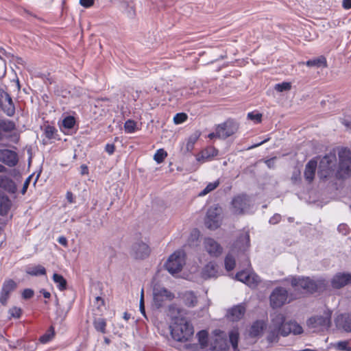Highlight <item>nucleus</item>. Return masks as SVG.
Listing matches in <instances>:
<instances>
[{"mask_svg": "<svg viewBox=\"0 0 351 351\" xmlns=\"http://www.w3.org/2000/svg\"><path fill=\"white\" fill-rule=\"evenodd\" d=\"M338 155L339 162L337 171V158L335 154L330 153L321 159L317 173L320 179H326L333 175L339 179H344L351 176V151L348 148H341Z\"/></svg>", "mask_w": 351, "mask_h": 351, "instance_id": "nucleus-1", "label": "nucleus"}, {"mask_svg": "<svg viewBox=\"0 0 351 351\" xmlns=\"http://www.w3.org/2000/svg\"><path fill=\"white\" fill-rule=\"evenodd\" d=\"M271 317L267 335V340L269 343L277 342L280 335L286 337L289 334L296 335L303 332L302 327L296 322H285V317L282 313H274Z\"/></svg>", "mask_w": 351, "mask_h": 351, "instance_id": "nucleus-2", "label": "nucleus"}, {"mask_svg": "<svg viewBox=\"0 0 351 351\" xmlns=\"http://www.w3.org/2000/svg\"><path fill=\"white\" fill-rule=\"evenodd\" d=\"M172 338L179 342L189 341L194 334L192 324L183 316H175L169 326Z\"/></svg>", "mask_w": 351, "mask_h": 351, "instance_id": "nucleus-3", "label": "nucleus"}, {"mask_svg": "<svg viewBox=\"0 0 351 351\" xmlns=\"http://www.w3.org/2000/svg\"><path fill=\"white\" fill-rule=\"evenodd\" d=\"M250 246V235L247 232L240 234L230 249V252L226 255L224 260L225 268L227 271H232L235 267L236 261L233 254L244 252Z\"/></svg>", "mask_w": 351, "mask_h": 351, "instance_id": "nucleus-4", "label": "nucleus"}, {"mask_svg": "<svg viewBox=\"0 0 351 351\" xmlns=\"http://www.w3.org/2000/svg\"><path fill=\"white\" fill-rule=\"evenodd\" d=\"M215 340L212 343L213 349L215 351H227L229 347V343H231L234 351L238 348L239 331L237 329H233L229 332V339L226 338V335L221 330L214 332Z\"/></svg>", "mask_w": 351, "mask_h": 351, "instance_id": "nucleus-5", "label": "nucleus"}, {"mask_svg": "<svg viewBox=\"0 0 351 351\" xmlns=\"http://www.w3.org/2000/svg\"><path fill=\"white\" fill-rule=\"evenodd\" d=\"M286 280H289L291 286L295 290L302 289L305 293H308L316 292L324 287V280H314L308 277L291 276Z\"/></svg>", "mask_w": 351, "mask_h": 351, "instance_id": "nucleus-6", "label": "nucleus"}, {"mask_svg": "<svg viewBox=\"0 0 351 351\" xmlns=\"http://www.w3.org/2000/svg\"><path fill=\"white\" fill-rule=\"evenodd\" d=\"M296 296H293L292 293H289L288 291L282 287H276L269 296L271 307L278 308L283 305L291 302L296 299Z\"/></svg>", "mask_w": 351, "mask_h": 351, "instance_id": "nucleus-7", "label": "nucleus"}, {"mask_svg": "<svg viewBox=\"0 0 351 351\" xmlns=\"http://www.w3.org/2000/svg\"><path fill=\"white\" fill-rule=\"evenodd\" d=\"M184 264L185 253L183 250H177L168 258L165 267L171 274L174 275L181 271Z\"/></svg>", "mask_w": 351, "mask_h": 351, "instance_id": "nucleus-8", "label": "nucleus"}, {"mask_svg": "<svg viewBox=\"0 0 351 351\" xmlns=\"http://www.w3.org/2000/svg\"><path fill=\"white\" fill-rule=\"evenodd\" d=\"M174 295L165 287H154L153 289L152 306L156 308H160L171 301Z\"/></svg>", "mask_w": 351, "mask_h": 351, "instance_id": "nucleus-9", "label": "nucleus"}, {"mask_svg": "<svg viewBox=\"0 0 351 351\" xmlns=\"http://www.w3.org/2000/svg\"><path fill=\"white\" fill-rule=\"evenodd\" d=\"M245 265H246L247 268L237 272L235 275V278L247 286L254 288L260 282V278L250 269V263L248 259L245 260Z\"/></svg>", "mask_w": 351, "mask_h": 351, "instance_id": "nucleus-10", "label": "nucleus"}, {"mask_svg": "<svg viewBox=\"0 0 351 351\" xmlns=\"http://www.w3.org/2000/svg\"><path fill=\"white\" fill-rule=\"evenodd\" d=\"M221 208L217 206L210 207L205 217V226L208 229L214 230L221 226Z\"/></svg>", "mask_w": 351, "mask_h": 351, "instance_id": "nucleus-11", "label": "nucleus"}, {"mask_svg": "<svg viewBox=\"0 0 351 351\" xmlns=\"http://www.w3.org/2000/svg\"><path fill=\"white\" fill-rule=\"evenodd\" d=\"M232 205L235 214H249L254 212L250 199L244 195L235 197L232 201Z\"/></svg>", "mask_w": 351, "mask_h": 351, "instance_id": "nucleus-12", "label": "nucleus"}, {"mask_svg": "<svg viewBox=\"0 0 351 351\" xmlns=\"http://www.w3.org/2000/svg\"><path fill=\"white\" fill-rule=\"evenodd\" d=\"M151 250L146 239L136 241L131 247L130 254L136 259H144L150 254Z\"/></svg>", "mask_w": 351, "mask_h": 351, "instance_id": "nucleus-13", "label": "nucleus"}, {"mask_svg": "<svg viewBox=\"0 0 351 351\" xmlns=\"http://www.w3.org/2000/svg\"><path fill=\"white\" fill-rule=\"evenodd\" d=\"M218 138L226 139L237 132L238 130V124L232 120L226 121L217 125V126Z\"/></svg>", "mask_w": 351, "mask_h": 351, "instance_id": "nucleus-14", "label": "nucleus"}, {"mask_svg": "<svg viewBox=\"0 0 351 351\" xmlns=\"http://www.w3.org/2000/svg\"><path fill=\"white\" fill-rule=\"evenodd\" d=\"M0 162L9 167H14L19 162L18 154L12 149H0Z\"/></svg>", "mask_w": 351, "mask_h": 351, "instance_id": "nucleus-15", "label": "nucleus"}, {"mask_svg": "<svg viewBox=\"0 0 351 351\" xmlns=\"http://www.w3.org/2000/svg\"><path fill=\"white\" fill-rule=\"evenodd\" d=\"M204 247L205 250L212 257H218L223 252L222 246L217 241L210 237L204 239Z\"/></svg>", "mask_w": 351, "mask_h": 351, "instance_id": "nucleus-16", "label": "nucleus"}, {"mask_svg": "<svg viewBox=\"0 0 351 351\" xmlns=\"http://www.w3.org/2000/svg\"><path fill=\"white\" fill-rule=\"evenodd\" d=\"M16 287V283L12 280H5L2 286L0 292V302L3 305L7 304L8 300L10 298V294Z\"/></svg>", "mask_w": 351, "mask_h": 351, "instance_id": "nucleus-17", "label": "nucleus"}, {"mask_svg": "<svg viewBox=\"0 0 351 351\" xmlns=\"http://www.w3.org/2000/svg\"><path fill=\"white\" fill-rule=\"evenodd\" d=\"M351 283V274L349 273H337L331 280L332 287L335 289H340Z\"/></svg>", "mask_w": 351, "mask_h": 351, "instance_id": "nucleus-18", "label": "nucleus"}, {"mask_svg": "<svg viewBox=\"0 0 351 351\" xmlns=\"http://www.w3.org/2000/svg\"><path fill=\"white\" fill-rule=\"evenodd\" d=\"M221 271L213 261L209 262L202 269V277L204 279L217 278L221 275Z\"/></svg>", "mask_w": 351, "mask_h": 351, "instance_id": "nucleus-19", "label": "nucleus"}, {"mask_svg": "<svg viewBox=\"0 0 351 351\" xmlns=\"http://www.w3.org/2000/svg\"><path fill=\"white\" fill-rule=\"evenodd\" d=\"M0 188L12 194L17 191L14 182L5 175H0Z\"/></svg>", "mask_w": 351, "mask_h": 351, "instance_id": "nucleus-20", "label": "nucleus"}, {"mask_svg": "<svg viewBox=\"0 0 351 351\" xmlns=\"http://www.w3.org/2000/svg\"><path fill=\"white\" fill-rule=\"evenodd\" d=\"M245 311L243 306L237 305L228 311L227 317L230 321L237 322L243 317Z\"/></svg>", "mask_w": 351, "mask_h": 351, "instance_id": "nucleus-21", "label": "nucleus"}, {"mask_svg": "<svg viewBox=\"0 0 351 351\" xmlns=\"http://www.w3.org/2000/svg\"><path fill=\"white\" fill-rule=\"evenodd\" d=\"M317 166V161L314 160H311L306 165L304 169V178L308 182H311L313 180Z\"/></svg>", "mask_w": 351, "mask_h": 351, "instance_id": "nucleus-22", "label": "nucleus"}, {"mask_svg": "<svg viewBox=\"0 0 351 351\" xmlns=\"http://www.w3.org/2000/svg\"><path fill=\"white\" fill-rule=\"evenodd\" d=\"M3 95H5L7 104L4 105L1 104L2 110L8 117H13L15 114V106L12 99L8 93H3Z\"/></svg>", "mask_w": 351, "mask_h": 351, "instance_id": "nucleus-23", "label": "nucleus"}, {"mask_svg": "<svg viewBox=\"0 0 351 351\" xmlns=\"http://www.w3.org/2000/svg\"><path fill=\"white\" fill-rule=\"evenodd\" d=\"M217 154L218 150L213 146H209L201 152L200 156L197 157V160L199 162H204L205 160L210 159Z\"/></svg>", "mask_w": 351, "mask_h": 351, "instance_id": "nucleus-24", "label": "nucleus"}, {"mask_svg": "<svg viewBox=\"0 0 351 351\" xmlns=\"http://www.w3.org/2000/svg\"><path fill=\"white\" fill-rule=\"evenodd\" d=\"M337 324L346 332H351V315H341L337 318Z\"/></svg>", "mask_w": 351, "mask_h": 351, "instance_id": "nucleus-25", "label": "nucleus"}, {"mask_svg": "<svg viewBox=\"0 0 351 351\" xmlns=\"http://www.w3.org/2000/svg\"><path fill=\"white\" fill-rule=\"evenodd\" d=\"M305 64L309 67H326L327 62L324 56H319L318 58L308 60L305 62Z\"/></svg>", "mask_w": 351, "mask_h": 351, "instance_id": "nucleus-26", "label": "nucleus"}, {"mask_svg": "<svg viewBox=\"0 0 351 351\" xmlns=\"http://www.w3.org/2000/svg\"><path fill=\"white\" fill-rule=\"evenodd\" d=\"M265 323L263 321H256L250 329V336L252 337H258L263 331Z\"/></svg>", "mask_w": 351, "mask_h": 351, "instance_id": "nucleus-27", "label": "nucleus"}, {"mask_svg": "<svg viewBox=\"0 0 351 351\" xmlns=\"http://www.w3.org/2000/svg\"><path fill=\"white\" fill-rule=\"evenodd\" d=\"M16 129L14 121L8 119H0V131L1 132H11Z\"/></svg>", "mask_w": 351, "mask_h": 351, "instance_id": "nucleus-28", "label": "nucleus"}, {"mask_svg": "<svg viewBox=\"0 0 351 351\" xmlns=\"http://www.w3.org/2000/svg\"><path fill=\"white\" fill-rule=\"evenodd\" d=\"M182 298L184 304L189 307L195 306L197 302V297L192 291L184 293Z\"/></svg>", "mask_w": 351, "mask_h": 351, "instance_id": "nucleus-29", "label": "nucleus"}, {"mask_svg": "<svg viewBox=\"0 0 351 351\" xmlns=\"http://www.w3.org/2000/svg\"><path fill=\"white\" fill-rule=\"evenodd\" d=\"M26 272L34 276H43L46 274V269L42 265H36L28 267L26 269Z\"/></svg>", "mask_w": 351, "mask_h": 351, "instance_id": "nucleus-30", "label": "nucleus"}, {"mask_svg": "<svg viewBox=\"0 0 351 351\" xmlns=\"http://www.w3.org/2000/svg\"><path fill=\"white\" fill-rule=\"evenodd\" d=\"M11 205L10 200L8 197L1 196L0 197V215H5L8 213L10 210Z\"/></svg>", "mask_w": 351, "mask_h": 351, "instance_id": "nucleus-31", "label": "nucleus"}, {"mask_svg": "<svg viewBox=\"0 0 351 351\" xmlns=\"http://www.w3.org/2000/svg\"><path fill=\"white\" fill-rule=\"evenodd\" d=\"M53 280L56 284L57 288L60 291H64L66 289V280L62 275L54 274L53 276Z\"/></svg>", "mask_w": 351, "mask_h": 351, "instance_id": "nucleus-32", "label": "nucleus"}, {"mask_svg": "<svg viewBox=\"0 0 351 351\" xmlns=\"http://www.w3.org/2000/svg\"><path fill=\"white\" fill-rule=\"evenodd\" d=\"M54 336L55 330L54 328L51 326L45 334L40 337L39 341L43 344L47 343L53 339Z\"/></svg>", "mask_w": 351, "mask_h": 351, "instance_id": "nucleus-33", "label": "nucleus"}, {"mask_svg": "<svg viewBox=\"0 0 351 351\" xmlns=\"http://www.w3.org/2000/svg\"><path fill=\"white\" fill-rule=\"evenodd\" d=\"M199 343L202 348H204L208 346V333L206 330H201L197 334Z\"/></svg>", "mask_w": 351, "mask_h": 351, "instance_id": "nucleus-34", "label": "nucleus"}, {"mask_svg": "<svg viewBox=\"0 0 351 351\" xmlns=\"http://www.w3.org/2000/svg\"><path fill=\"white\" fill-rule=\"evenodd\" d=\"M219 185V181L216 180L213 182H209L206 186L199 193V196L203 197L210 192L214 191Z\"/></svg>", "mask_w": 351, "mask_h": 351, "instance_id": "nucleus-35", "label": "nucleus"}, {"mask_svg": "<svg viewBox=\"0 0 351 351\" xmlns=\"http://www.w3.org/2000/svg\"><path fill=\"white\" fill-rule=\"evenodd\" d=\"M75 119L73 117L67 116L62 120V127L64 129L71 130L75 126Z\"/></svg>", "mask_w": 351, "mask_h": 351, "instance_id": "nucleus-36", "label": "nucleus"}, {"mask_svg": "<svg viewBox=\"0 0 351 351\" xmlns=\"http://www.w3.org/2000/svg\"><path fill=\"white\" fill-rule=\"evenodd\" d=\"M124 130L128 134L134 133L136 130V122L132 119L127 120L124 123Z\"/></svg>", "mask_w": 351, "mask_h": 351, "instance_id": "nucleus-37", "label": "nucleus"}, {"mask_svg": "<svg viewBox=\"0 0 351 351\" xmlns=\"http://www.w3.org/2000/svg\"><path fill=\"white\" fill-rule=\"evenodd\" d=\"M94 326L97 331L104 334L106 333V322L104 319L99 318L95 319L94 322Z\"/></svg>", "mask_w": 351, "mask_h": 351, "instance_id": "nucleus-38", "label": "nucleus"}, {"mask_svg": "<svg viewBox=\"0 0 351 351\" xmlns=\"http://www.w3.org/2000/svg\"><path fill=\"white\" fill-rule=\"evenodd\" d=\"M167 156V153L163 149H159L155 153L154 159L158 164H160L163 162Z\"/></svg>", "mask_w": 351, "mask_h": 351, "instance_id": "nucleus-39", "label": "nucleus"}, {"mask_svg": "<svg viewBox=\"0 0 351 351\" xmlns=\"http://www.w3.org/2000/svg\"><path fill=\"white\" fill-rule=\"evenodd\" d=\"M335 348L339 351H351V347L348 341H340L335 344Z\"/></svg>", "mask_w": 351, "mask_h": 351, "instance_id": "nucleus-40", "label": "nucleus"}, {"mask_svg": "<svg viewBox=\"0 0 351 351\" xmlns=\"http://www.w3.org/2000/svg\"><path fill=\"white\" fill-rule=\"evenodd\" d=\"M315 323L322 325L324 328H328L330 325V320L328 317L322 316L313 318Z\"/></svg>", "mask_w": 351, "mask_h": 351, "instance_id": "nucleus-41", "label": "nucleus"}, {"mask_svg": "<svg viewBox=\"0 0 351 351\" xmlns=\"http://www.w3.org/2000/svg\"><path fill=\"white\" fill-rule=\"evenodd\" d=\"M247 119L254 121V123H259L262 120V114L259 112H251L247 113Z\"/></svg>", "mask_w": 351, "mask_h": 351, "instance_id": "nucleus-42", "label": "nucleus"}, {"mask_svg": "<svg viewBox=\"0 0 351 351\" xmlns=\"http://www.w3.org/2000/svg\"><path fill=\"white\" fill-rule=\"evenodd\" d=\"M291 85L290 82H282L275 85V90L278 92H283L290 90Z\"/></svg>", "mask_w": 351, "mask_h": 351, "instance_id": "nucleus-43", "label": "nucleus"}, {"mask_svg": "<svg viewBox=\"0 0 351 351\" xmlns=\"http://www.w3.org/2000/svg\"><path fill=\"white\" fill-rule=\"evenodd\" d=\"M8 313H9V314L10 315V318L13 317V318L18 319L21 315L22 310L19 307L14 306V307H12V308L9 309Z\"/></svg>", "mask_w": 351, "mask_h": 351, "instance_id": "nucleus-44", "label": "nucleus"}, {"mask_svg": "<svg viewBox=\"0 0 351 351\" xmlns=\"http://www.w3.org/2000/svg\"><path fill=\"white\" fill-rule=\"evenodd\" d=\"M56 130L54 127L47 125L45 128V135L48 139H52L54 138L55 132Z\"/></svg>", "mask_w": 351, "mask_h": 351, "instance_id": "nucleus-45", "label": "nucleus"}, {"mask_svg": "<svg viewBox=\"0 0 351 351\" xmlns=\"http://www.w3.org/2000/svg\"><path fill=\"white\" fill-rule=\"evenodd\" d=\"M187 119V115L185 113H177L173 117V122L176 124H180Z\"/></svg>", "mask_w": 351, "mask_h": 351, "instance_id": "nucleus-46", "label": "nucleus"}, {"mask_svg": "<svg viewBox=\"0 0 351 351\" xmlns=\"http://www.w3.org/2000/svg\"><path fill=\"white\" fill-rule=\"evenodd\" d=\"M143 289L141 290V300H140V304H139V310L141 313V314L146 317L145 314V305H144V298H143Z\"/></svg>", "mask_w": 351, "mask_h": 351, "instance_id": "nucleus-47", "label": "nucleus"}, {"mask_svg": "<svg viewBox=\"0 0 351 351\" xmlns=\"http://www.w3.org/2000/svg\"><path fill=\"white\" fill-rule=\"evenodd\" d=\"M34 291L31 289H25L23 291L22 296L24 299H29L34 295Z\"/></svg>", "mask_w": 351, "mask_h": 351, "instance_id": "nucleus-48", "label": "nucleus"}, {"mask_svg": "<svg viewBox=\"0 0 351 351\" xmlns=\"http://www.w3.org/2000/svg\"><path fill=\"white\" fill-rule=\"evenodd\" d=\"M95 0H80V5L86 8L91 7L94 4Z\"/></svg>", "mask_w": 351, "mask_h": 351, "instance_id": "nucleus-49", "label": "nucleus"}, {"mask_svg": "<svg viewBox=\"0 0 351 351\" xmlns=\"http://www.w3.org/2000/svg\"><path fill=\"white\" fill-rule=\"evenodd\" d=\"M281 219V215L280 214H274L270 219H269V223L271 224H276L278 223Z\"/></svg>", "mask_w": 351, "mask_h": 351, "instance_id": "nucleus-50", "label": "nucleus"}, {"mask_svg": "<svg viewBox=\"0 0 351 351\" xmlns=\"http://www.w3.org/2000/svg\"><path fill=\"white\" fill-rule=\"evenodd\" d=\"M338 230L342 234L346 235L348 233V227L346 224H340L338 226Z\"/></svg>", "mask_w": 351, "mask_h": 351, "instance_id": "nucleus-51", "label": "nucleus"}, {"mask_svg": "<svg viewBox=\"0 0 351 351\" xmlns=\"http://www.w3.org/2000/svg\"><path fill=\"white\" fill-rule=\"evenodd\" d=\"M105 150L108 154L111 155L114 152L115 146L114 144H107Z\"/></svg>", "mask_w": 351, "mask_h": 351, "instance_id": "nucleus-52", "label": "nucleus"}, {"mask_svg": "<svg viewBox=\"0 0 351 351\" xmlns=\"http://www.w3.org/2000/svg\"><path fill=\"white\" fill-rule=\"evenodd\" d=\"M32 179V176H29L25 181L24 184H23V189H22V191L21 193L23 194H25L26 191H27V189L28 188V186L29 184V182H30V180Z\"/></svg>", "mask_w": 351, "mask_h": 351, "instance_id": "nucleus-53", "label": "nucleus"}, {"mask_svg": "<svg viewBox=\"0 0 351 351\" xmlns=\"http://www.w3.org/2000/svg\"><path fill=\"white\" fill-rule=\"evenodd\" d=\"M342 6L344 9H351V0H343Z\"/></svg>", "mask_w": 351, "mask_h": 351, "instance_id": "nucleus-54", "label": "nucleus"}, {"mask_svg": "<svg viewBox=\"0 0 351 351\" xmlns=\"http://www.w3.org/2000/svg\"><path fill=\"white\" fill-rule=\"evenodd\" d=\"M58 243L63 245V246H66L67 245V239L66 237L62 236V237H60L58 239Z\"/></svg>", "mask_w": 351, "mask_h": 351, "instance_id": "nucleus-55", "label": "nucleus"}, {"mask_svg": "<svg viewBox=\"0 0 351 351\" xmlns=\"http://www.w3.org/2000/svg\"><path fill=\"white\" fill-rule=\"evenodd\" d=\"M66 199L69 203H73L74 202L73 195L71 192L68 191L66 193Z\"/></svg>", "mask_w": 351, "mask_h": 351, "instance_id": "nucleus-56", "label": "nucleus"}, {"mask_svg": "<svg viewBox=\"0 0 351 351\" xmlns=\"http://www.w3.org/2000/svg\"><path fill=\"white\" fill-rule=\"evenodd\" d=\"M208 137L210 138V139H213L214 138H218V133H217V127L215 128V132H211L208 135Z\"/></svg>", "mask_w": 351, "mask_h": 351, "instance_id": "nucleus-57", "label": "nucleus"}, {"mask_svg": "<svg viewBox=\"0 0 351 351\" xmlns=\"http://www.w3.org/2000/svg\"><path fill=\"white\" fill-rule=\"evenodd\" d=\"M40 292L43 295L44 298H49L51 296L50 293L44 289H41Z\"/></svg>", "mask_w": 351, "mask_h": 351, "instance_id": "nucleus-58", "label": "nucleus"}, {"mask_svg": "<svg viewBox=\"0 0 351 351\" xmlns=\"http://www.w3.org/2000/svg\"><path fill=\"white\" fill-rule=\"evenodd\" d=\"M81 169H82V174L84 175V174H87L88 172V167L86 165H83L81 166Z\"/></svg>", "mask_w": 351, "mask_h": 351, "instance_id": "nucleus-59", "label": "nucleus"}, {"mask_svg": "<svg viewBox=\"0 0 351 351\" xmlns=\"http://www.w3.org/2000/svg\"><path fill=\"white\" fill-rule=\"evenodd\" d=\"M267 139H265V140H264V141H261L260 143H256V144H255V145H254L250 146L248 149H252V148L256 147H258V146H259V145H262L263 143H265V142H267Z\"/></svg>", "mask_w": 351, "mask_h": 351, "instance_id": "nucleus-60", "label": "nucleus"}, {"mask_svg": "<svg viewBox=\"0 0 351 351\" xmlns=\"http://www.w3.org/2000/svg\"><path fill=\"white\" fill-rule=\"evenodd\" d=\"M6 167L0 163V173H5L6 172Z\"/></svg>", "mask_w": 351, "mask_h": 351, "instance_id": "nucleus-61", "label": "nucleus"}, {"mask_svg": "<svg viewBox=\"0 0 351 351\" xmlns=\"http://www.w3.org/2000/svg\"><path fill=\"white\" fill-rule=\"evenodd\" d=\"M274 162V160L273 159H270V160H267L266 161V163L267 165H268V167H271V164Z\"/></svg>", "mask_w": 351, "mask_h": 351, "instance_id": "nucleus-62", "label": "nucleus"}, {"mask_svg": "<svg viewBox=\"0 0 351 351\" xmlns=\"http://www.w3.org/2000/svg\"><path fill=\"white\" fill-rule=\"evenodd\" d=\"M4 134H3V132H1V131H0V141H3L4 139Z\"/></svg>", "mask_w": 351, "mask_h": 351, "instance_id": "nucleus-63", "label": "nucleus"}, {"mask_svg": "<svg viewBox=\"0 0 351 351\" xmlns=\"http://www.w3.org/2000/svg\"><path fill=\"white\" fill-rule=\"evenodd\" d=\"M300 351H316V350L307 348V349H304V350H302Z\"/></svg>", "mask_w": 351, "mask_h": 351, "instance_id": "nucleus-64", "label": "nucleus"}]
</instances>
